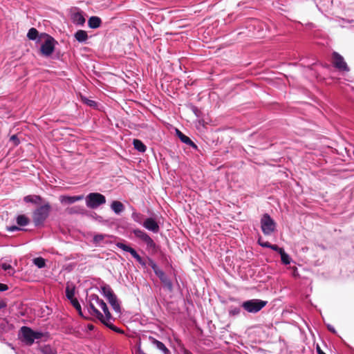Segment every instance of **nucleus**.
<instances>
[{
	"instance_id": "obj_29",
	"label": "nucleus",
	"mask_w": 354,
	"mask_h": 354,
	"mask_svg": "<svg viewBox=\"0 0 354 354\" xmlns=\"http://www.w3.org/2000/svg\"><path fill=\"white\" fill-rule=\"evenodd\" d=\"M33 263L39 268H43L46 266V260L42 257H37L33 259Z\"/></svg>"
},
{
	"instance_id": "obj_11",
	"label": "nucleus",
	"mask_w": 354,
	"mask_h": 354,
	"mask_svg": "<svg viewBox=\"0 0 354 354\" xmlns=\"http://www.w3.org/2000/svg\"><path fill=\"white\" fill-rule=\"evenodd\" d=\"M96 303L94 300L90 297L89 305H88V311L90 314L93 316L96 317L101 322L104 320L103 315L95 307Z\"/></svg>"
},
{
	"instance_id": "obj_24",
	"label": "nucleus",
	"mask_w": 354,
	"mask_h": 354,
	"mask_svg": "<svg viewBox=\"0 0 354 354\" xmlns=\"http://www.w3.org/2000/svg\"><path fill=\"white\" fill-rule=\"evenodd\" d=\"M39 36L38 30L35 28H31L27 34V37L30 40H35Z\"/></svg>"
},
{
	"instance_id": "obj_16",
	"label": "nucleus",
	"mask_w": 354,
	"mask_h": 354,
	"mask_svg": "<svg viewBox=\"0 0 354 354\" xmlns=\"http://www.w3.org/2000/svg\"><path fill=\"white\" fill-rule=\"evenodd\" d=\"M149 339L151 341V342L153 345H155L158 349L162 351L164 354H170L169 350L165 346V345L162 342L156 339L154 337H149Z\"/></svg>"
},
{
	"instance_id": "obj_49",
	"label": "nucleus",
	"mask_w": 354,
	"mask_h": 354,
	"mask_svg": "<svg viewBox=\"0 0 354 354\" xmlns=\"http://www.w3.org/2000/svg\"><path fill=\"white\" fill-rule=\"evenodd\" d=\"M88 104L90 106H94L95 104V102L93 100H88Z\"/></svg>"
},
{
	"instance_id": "obj_31",
	"label": "nucleus",
	"mask_w": 354,
	"mask_h": 354,
	"mask_svg": "<svg viewBox=\"0 0 354 354\" xmlns=\"http://www.w3.org/2000/svg\"><path fill=\"white\" fill-rule=\"evenodd\" d=\"M75 290L74 288H70L69 286H67L66 288V297L72 302L73 299H77L74 297Z\"/></svg>"
},
{
	"instance_id": "obj_8",
	"label": "nucleus",
	"mask_w": 354,
	"mask_h": 354,
	"mask_svg": "<svg viewBox=\"0 0 354 354\" xmlns=\"http://www.w3.org/2000/svg\"><path fill=\"white\" fill-rule=\"evenodd\" d=\"M333 66L341 71H348L349 68L347 64L344 61L343 57L337 52H334L332 55Z\"/></svg>"
},
{
	"instance_id": "obj_53",
	"label": "nucleus",
	"mask_w": 354,
	"mask_h": 354,
	"mask_svg": "<svg viewBox=\"0 0 354 354\" xmlns=\"http://www.w3.org/2000/svg\"><path fill=\"white\" fill-rule=\"evenodd\" d=\"M234 313H239V310H234Z\"/></svg>"
},
{
	"instance_id": "obj_54",
	"label": "nucleus",
	"mask_w": 354,
	"mask_h": 354,
	"mask_svg": "<svg viewBox=\"0 0 354 354\" xmlns=\"http://www.w3.org/2000/svg\"><path fill=\"white\" fill-rule=\"evenodd\" d=\"M234 313H239V310H234Z\"/></svg>"
},
{
	"instance_id": "obj_14",
	"label": "nucleus",
	"mask_w": 354,
	"mask_h": 354,
	"mask_svg": "<svg viewBox=\"0 0 354 354\" xmlns=\"http://www.w3.org/2000/svg\"><path fill=\"white\" fill-rule=\"evenodd\" d=\"M158 277L160 279L161 283L163 284L165 288H166L170 292L173 290L172 282L167 277V276L165 274L164 272H162V273H159Z\"/></svg>"
},
{
	"instance_id": "obj_27",
	"label": "nucleus",
	"mask_w": 354,
	"mask_h": 354,
	"mask_svg": "<svg viewBox=\"0 0 354 354\" xmlns=\"http://www.w3.org/2000/svg\"><path fill=\"white\" fill-rule=\"evenodd\" d=\"M263 247L270 248L272 250L279 252V254H281L284 251L283 248H279L277 245H272L269 242H266V243H263Z\"/></svg>"
},
{
	"instance_id": "obj_13",
	"label": "nucleus",
	"mask_w": 354,
	"mask_h": 354,
	"mask_svg": "<svg viewBox=\"0 0 354 354\" xmlns=\"http://www.w3.org/2000/svg\"><path fill=\"white\" fill-rule=\"evenodd\" d=\"M176 135L178 138L183 143L187 144V145L192 147L194 149H197V145L187 136L183 133L180 130L176 129Z\"/></svg>"
},
{
	"instance_id": "obj_25",
	"label": "nucleus",
	"mask_w": 354,
	"mask_h": 354,
	"mask_svg": "<svg viewBox=\"0 0 354 354\" xmlns=\"http://www.w3.org/2000/svg\"><path fill=\"white\" fill-rule=\"evenodd\" d=\"M24 201L26 203H38L41 200L39 196H26L24 197Z\"/></svg>"
},
{
	"instance_id": "obj_40",
	"label": "nucleus",
	"mask_w": 354,
	"mask_h": 354,
	"mask_svg": "<svg viewBox=\"0 0 354 354\" xmlns=\"http://www.w3.org/2000/svg\"><path fill=\"white\" fill-rule=\"evenodd\" d=\"M8 290V286L6 284L0 283V292L6 291Z\"/></svg>"
},
{
	"instance_id": "obj_1",
	"label": "nucleus",
	"mask_w": 354,
	"mask_h": 354,
	"mask_svg": "<svg viewBox=\"0 0 354 354\" xmlns=\"http://www.w3.org/2000/svg\"><path fill=\"white\" fill-rule=\"evenodd\" d=\"M19 332L21 340L28 346H31L35 339H39L44 336L42 333L34 331L28 326H22Z\"/></svg>"
},
{
	"instance_id": "obj_46",
	"label": "nucleus",
	"mask_w": 354,
	"mask_h": 354,
	"mask_svg": "<svg viewBox=\"0 0 354 354\" xmlns=\"http://www.w3.org/2000/svg\"><path fill=\"white\" fill-rule=\"evenodd\" d=\"M317 354H326L320 348L319 345H317L316 347Z\"/></svg>"
},
{
	"instance_id": "obj_44",
	"label": "nucleus",
	"mask_w": 354,
	"mask_h": 354,
	"mask_svg": "<svg viewBox=\"0 0 354 354\" xmlns=\"http://www.w3.org/2000/svg\"><path fill=\"white\" fill-rule=\"evenodd\" d=\"M155 274L157 275V277L159 275V273H162L163 271L158 268V266L156 267V268L153 270Z\"/></svg>"
},
{
	"instance_id": "obj_12",
	"label": "nucleus",
	"mask_w": 354,
	"mask_h": 354,
	"mask_svg": "<svg viewBox=\"0 0 354 354\" xmlns=\"http://www.w3.org/2000/svg\"><path fill=\"white\" fill-rule=\"evenodd\" d=\"M84 198L83 195L79 196H61L59 197V201L62 204H73L77 201H82Z\"/></svg>"
},
{
	"instance_id": "obj_51",
	"label": "nucleus",
	"mask_w": 354,
	"mask_h": 354,
	"mask_svg": "<svg viewBox=\"0 0 354 354\" xmlns=\"http://www.w3.org/2000/svg\"><path fill=\"white\" fill-rule=\"evenodd\" d=\"M88 328L89 330H93L94 326L93 325H88Z\"/></svg>"
},
{
	"instance_id": "obj_2",
	"label": "nucleus",
	"mask_w": 354,
	"mask_h": 354,
	"mask_svg": "<svg viewBox=\"0 0 354 354\" xmlns=\"http://www.w3.org/2000/svg\"><path fill=\"white\" fill-rule=\"evenodd\" d=\"M44 39V42L41 45L40 53L43 56H50L55 50V46L57 44V41L50 35L46 33H42L39 36V40Z\"/></svg>"
},
{
	"instance_id": "obj_15",
	"label": "nucleus",
	"mask_w": 354,
	"mask_h": 354,
	"mask_svg": "<svg viewBox=\"0 0 354 354\" xmlns=\"http://www.w3.org/2000/svg\"><path fill=\"white\" fill-rule=\"evenodd\" d=\"M66 214L72 215V214H84L86 212L85 209L80 205H75L73 207H67L65 209Z\"/></svg>"
},
{
	"instance_id": "obj_30",
	"label": "nucleus",
	"mask_w": 354,
	"mask_h": 354,
	"mask_svg": "<svg viewBox=\"0 0 354 354\" xmlns=\"http://www.w3.org/2000/svg\"><path fill=\"white\" fill-rule=\"evenodd\" d=\"M71 303L73 305V306L77 310V311L78 312L79 315L82 317H84V315H83V313H82V311L81 305L79 303L78 300L77 299H73L72 302H71Z\"/></svg>"
},
{
	"instance_id": "obj_17",
	"label": "nucleus",
	"mask_w": 354,
	"mask_h": 354,
	"mask_svg": "<svg viewBox=\"0 0 354 354\" xmlns=\"http://www.w3.org/2000/svg\"><path fill=\"white\" fill-rule=\"evenodd\" d=\"M102 24V20L99 17L93 16L88 19V26L91 28H97Z\"/></svg>"
},
{
	"instance_id": "obj_20",
	"label": "nucleus",
	"mask_w": 354,
	"mask_h": 354,
	"mask_svg": "<svg viewBox=\"0 0 354 354\" xmlns=\"http://www.w3.org/2000/svg\"><path fill=\"white\" fill-rule=\"evenodd\" d=\"M75 38L79 42H84L88 39V34L86 31L83 30H79L75 33Z\"/></svg>"
},
{
	"instance_id": "obj_47",
	"label": "nucleus",
	"mask_w": 354,
	"mask_h": 354,
	"mask_svg": "<svg viewBox=\"0 0 354 354\" xmlns=\"http://www.w3.org/2000/svg\"><path fill=\"white\" fill-rule=\"evenodd\" d=\"M327 328H328V329L330 332H332L333 333L335 334V333H337V332H336V330H335V329L334 328V327H333V326H330V325H328V326H327Z\"/></svg>"
},
{
	"instance_id": "obj_5",
	"label": "nucleus",
	"mask_w": 354,
	"mask_h": 354,
	"mask_svg": "<svg viewBox=\"0 0 354 354\" xmlns=\"http://www.w3.org/2000/svg\"><path fill=\"white\" fill-rule=\"evenodd\" d=\"M106 203V198L104 195L97 192L90 193L86 197V203L88 207L95 209L100 205Z\"/></svg>"
},
{
	"instance_id": "obj_38",
	"label": "nucleus",
	"mask_w": 354,
	"mask_h": 354,
	"mask_svg": "<svg viewBox=\"0 0 354 354\" xmlns=\"http://www.w3.org/2000/svg\"><path fill=\"white\" fill-rule=\"evenodd\" d=\"M134 258L141 265H142V266H145L146 265L145 262L143 261L142 257L138 254H137V255Z\"/></svg>"
},
{
	"instance_id": "obj_22",
	"label": "nucleus",
	"mask_w": 354,
	"mask_h": 354,
	"mask_svg": "<svg viewBox=\"0 0 354 354\" xmlns=\"http://www.w3.org/2000/svg\"><path fill=\"white\" fill-rule=\"evenodd\" d=\"M133 144L134 148L140 152H145L147 149L146 146L140 140L134 139Z\"/></svg>"
},
{
	"instance_id": "obj_39",
	"label": "nucleus",
	"mask_w": 354,
	"mask_h": 354,
	"mask_svg": "<svg viewBox=\"0 0 354 354\" xmlns=\"http://www.w3.org/2000/svg\"><path fill=\"white\" fill-rule=\"evenodd\" d=\"M148 265L153 270L158 266L156 263L151 259H149Z\"/></svg>"
},
{
	"instance_id": "obj_19",
	"label": "nucleus",
	"mask_w": 354,
	"mask_h": 354,
	"mask_svg": "<svg viewBox=\"0 0 354 354\" xmlns=\"http://www.w3.org/2000/svg\"><path fill=\"white\" fill-rule=\"evenodd\" d=\"M117 247L122 249V250L125 251V252H129L132 257L134 258L138 252L131 247L123 243H118L116 244Z\"/></svg>"
},
{
	"instance_id": "obj_21",
	"label": "nucleus",
	"mask_w": 354,
	"mask_h": 354,
	"mask_svg": "<svg viewBox=\"0 0 354 354\" xmlns=\"http://www.w3.org/2000/svg\"><path fill=\"white\" fill-rule=\"evenodd\" d=\"M73 22L77 25L82 26L85 23V18L81 12H76L73 15Z\"/></svg>"
},
{
	"instance_id": "obj_50",
	"label": "nucleus",
	"mask_w": 354,
	"mask_h": 354,
	"mask_svg": "<svg viewBox=\"0 0 354 354\" xmlns=\"http://www.w3.org/2000/svg\"><path fill=\"white\" fill-rule=\"evenodd\" d=\"M184 354H192V353L189 351L185 349L184 351Z\"/></svg>"
},
{
	"instance_id": "obj_34",
	"label": "nucleus",
	"mask_w": 354,
	"mask_h": 354,
	"mask_svg": "<svg viewBox=\"0 0 354 354\" xmlns=\"http://www.w3.org/2000/svg\"><path fill=\"white\" fill-rule=\"evenodd\" d=\"M280 255H281V261L283 264H285V265L290 264V258L289 255L285 252V251H283L281 254H280Z\"/></svg>"
},
{
	"instance_id": "obj_41",
	"label": "nucleus",
	"mask_w": 354,
	"mask_h": 354,
	"mask_svg": "<svg viewBox=\"0 0 354 354\" xmlns=\"http://www.w3.org/2000/svg\"><path fill=\"white\" fill-rule=\"evenodd\" d=\"M7 230L10 232H15V231H17V230H19V227L16 226V225H12V226H10V227H7Z\"/></svg>"
},
{
	"instance_id": "obj_45",
	"label": "nucleus",
	"mask_w": 354,
	"mask_h": 354,
	"mask_svg": "<svg viewBox=\"0 0 354 354\" xmlns=\"http://www.w3.org/2000/svg\"><path fill=\"white\" fill-rule=\"evenodd\" d=\"M7 303L4 300H0V310L6 307Z\"/></svg>"
},
{
	"instance_id": "obj_26",
	"label": "nucleus",
	"mask_w": 354,
	"mask_h": 354,
	"mask_svg": "<svg viewBox=\"0 0 354 354\" xmlns=\"http://www.w3.org/2000/svg\"><path fill=\"white\" fill-rule=\"evenodd\" d=\"M17 223L20 226H26L29 223V219L25 215H19L17 218Z\"/></svg>"
},
{
	"instance_id": "obj_43",
	"label": "nucleus",
	"mask_w": 354,
	"mask_h": 354,
	"mask_svg": "<svg viewBox=\"0 0 354 354\" xmlns=\"http://www.w3.org/2000/svg\"><path fill=\"white\" fill-rule=\"evenodd\" d=\"M115 297H117V296L114 294V292L113 291L111 293H110L109 295H107V297H106V298L108 300V301H109L112 300L113 299H114Z\"/></svg>"
},
{
	"instance_id": "obj_23",
	"label": "nucleus",
	"mask_w": 354,
	"mask_h": 354,
	"mask_svg": "<svg viewBox=\"0 0 354 354\" xmlns=\"http://www.w3.org/2000/svg\"><path fill=\"white\" fill-rule=\"evenodd\" d=\"M109 303L116 313H120V304L118 301L117 297H115L112 300L109 301Z\"/></svg>"
},
{
	"instance_id": "obj_48",
	"label": "nucleus",
	"mask_w": 354,
	"mask_h": 354,
	"mask_svg": "<svg viewBox=\"0 0 354 354\" xmlns=\"http://www.w3.org/2000/svg\"><path fill=\"white\" fill-rule=\"evenodd\" d=\"M267 241H263L261 237H260L258 240L259 244L263 247V243H266Z\"/></svg>"
},
{
	"instance_id": "obj_37",
	"label": "nucleus",
	"mask_w": 354,
	"mask_h": 354,
	"mask_svg": "<svg viewBox=\"0 0 354 354\" xmlns=\"http://www.w3.org/2000/svg\"><path fill=\"white\" fill-rule=\"evenodd\" d=\"M10 140L12 142H13L14 143V145L17 146L19 144V140L17 136V135H12L11 137H10Z\"/></svg>"
},
{
	"instance_id": "obj_9",
	"label": "nucleus",
	"mask_w": 354,
	"mask_h": 354,
	"mask_svg": "<svg viewBox=\"0 0 354 354\" xmlns=\"http://www.w3.org/2000/svg\"><path fill=\"white\" fill-rule=\"evenodd\" d=\"M91 298L92 300H94L97 305H98L102 310H103L105 316L104 317V319L106 321H110L112 318L111 314L109 310V308L106 304V303L101 299L99 298V297L97 295H91Z\"/></svg>"
},
{
	"instance_id": "obj_35",
	"label": "nucleus",
	"mask_w": 354,
	"mask_h": 354,
	"mask_svg": "<svg viewBox=\"0 0 354 354\" xmlns=\"http://www.w3.org/2000/svg\"><path fill=\"white\" fill-rule=\"evenodd\" d=\"M1 268L5 271H8L10 274H13L15 272L12 266L8 263H3L1 265Z\"/></svg>"
},
{
	"instance_id": "obj_42",
	"label": "nucleus",
	"mask_w": 354,
	"mask_h": 354,
	"mask_svg": "<svg viewBox=\"0 0 354 354\" xmlns=\"http://www.w3.org/2000/svg\"><path fill=\"white\" fill-rule=\"evenodd\" d=\"M115 297H117V296L114 294V292L113 291L111 293H110L109 295H107V297H106V298L108 300V301H109L112 300L113 299H114Z\"/></svg>"
},
{
	"instance_id": "obj_28",
	"label": "nucleus",
	"mask_w": 354,
	"mask_h": 354,
	"mask_svg": "<svg viewBox=\"0 0 354 354\" xmlns=\"http://www.w3.org/2000/svg\"><path fill=\"white\" fill-rule=\"evenodd\" d=\"M103 324L109 328L111 329L112 330L117 332L118 333H123L124 331L121 330L120 328L115 326L113 324L110 322V321H106V319L103 320L102 322Z\"/></svg>"
},
{
	"instance_id": "obj_52",
	"label": "nucleus",
	"mask_w": 354,
	"mask_h": 354,
	"mask_svg": "<svg viewBox=\"0 0 354 354\" xmlns=\"http://www.w3.org/2000/svg\"><path fill=\"white\" fill-rule=\"evenodd\" d=\"M137 216H138V214H135V213H133V217Z\"/></svg>"
},
{
	"instance_id": "obj_4",
	"label": "nucleus",
	"mask_w": 354,
	"mask_h": 354,
	"mask_svg": "<svg viewBox=\"0 0 354 354\" xmlns=\"http://www.w3.org/2000/svg\"><path fill=\"white\" fill-rule=\"evenodd\" d=\"M261 228L266 236L271 235L276 230L275 221L267 213L263 214L261 218Z\"/></svg>"
},
{
	"instance_id": "obj_7",
	"label": "nucleus",
	"mask_w": 354,
	"mask_h": 354,
	"mask_svg": "<svg viewBox=\"0 0 354 354\" xmlns=\"http://www.w3.org/2000/svg\"><path fill=\"white\" fill-rule=\"evenodd\" d=\"M133 233L134 235L142 241L146 245L149 250H152L153 252H157V245L153 240L143 230L140 229L133 230Z\"/></svg>"
},
{
	"instance_id": "obj_6",
	"label": "nucleus",
	"mask_w": 354,
	"mask_h": 354,
	"mask_svg": "<svg viewBox=\"0 0 354 354\" xmlns=\"http://www.w3.org/2000/svg\"><path fill=\"white\" fill-rule=\"evenodd\" d=\"M267 303L266 301L261 299H250L244 301L242 304V307L248 313H256L265 307Z\"/></svg>"
},
{
	"instance_id": "obj_18",
	"label": "nucleus",
	"mask_w": 354,
	"mask_h": 354,
	"mask_svg": "<svg viewBox=\"0 0 354 354\" xmlns=\"http://www.w3.org/2000/svg\"><path fill=\"white\" fill-rule=\"evenodd\" d=\"M112 210L117 214H120L124 209V205L118 201H114L111 205Z\"/></svg>"
},
{
	"instance_id": "obj_36",
	"label": "nucleus",
	"mask_w": 354,
	"mask_h": 354,
	"mask_svg": "<svg viewBox=\"0 0 354 354\" xmlns=\"http://www.w3.org/2000/svg\"><path fill=\"white\" fill-rule=\"evenodd\" d=\"M105 235L104 234H96L93 237V243L95 244L100 243L104 240Z\"/></svg>"
},
{
	"instance_id": "obj_10",
	"label": "nucleus",
	"mask_w": 354,
	"mask_h": 354,
	"mask_svg": "<svg viewBox=\"0 0 354 354\" xmlns=\"http://www.w3.org/2000/svg\"><path fill=\"white\" fill-rule=\"evenodd\" d=\"M143 226L148 230L154 233H158L160 230L158 223L152 218H147L143 223Z\"/></svg>"
},
{
	"instance_id": "obj_32",
	"label": "nucleus",
	"mask_w": 354,
	"mask_h": 354,
	"mask_svg": "<svg viewBox=\"0 0 354 354\" xmlns=\"http://www.w3.org/2000/svg\"><path fill=\"white\" fill-rule=\"evenodd\" d=\"M101 290H102L103 295L105 297H107V295H109L110 293H111L113 292V290L111 289V288L107 284L102 285L101 286Z\"/></svg>"
},
{
	"instance_id": "obj_33",
	"label": "nucleus",
	"mask_w": 354,
	"mask_h": 354,
	"mask_svg": "<svg viewBox=\"0 0 354 354\" xmlns=\"http://www.w3.org/2000/svg\"><path fill=\"white\" fill-rule=\"evenodd\" d=\"M41 351L43 354H57L56 351L48 345L42 347Z\"/></svg>"
},
{
	"instance_id": "obj_3",
	"label": "nucleus",
	"mask_w": 354,
	"mask_h": 354,
	"mask_svg": "<svg viewBox=\"0 0 354 354\" xmlns=\"http://www.w3.org/2000/svg\"><path fill=\"white\" fill-rule=\"evenodd\" d=\"M50 205L46 203L37 208L32 213V221L35 226H41L48 217Z\"/></svg>"
}]
</instances>
